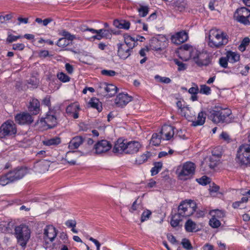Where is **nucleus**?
<instances>
[{
  "instance_id": "19",
  "label": "nucleus",
  "mask_w": 250,
  "mask_h": 250,
  "mask_svg": "<svg viewBox=\"0 0 250 250\" xmlns=\"http://www.w3.org/2000/svg\"><path fill=\"white\" fill-rule=\"evenodd\" d=\"M142 145L136 141L127 142L126 147V154H133L136 153L141 148Z\"/></svg>"
},
{
  "instance_id": "62",
  "label": "nucleus",
  "mask_w": 250,
  "mask_h": 250,
  "mask_svg": "<svg viewBox=\"0 0 250 250\" xmlns=\"http://www.w3.org/2000/svg\"><path fill=\"white\" fill-rule=\"evenodd\" d=\"M219 189V187L213 183L212 186H210L209 191L211 193L212 192H216L218 191Z\"/></svg>"
},
{
  "instance_id": "2",
  "label": "nucleus",
  "mask_w": 250,
  "mask_h": 250,
  "mask_svg": "<svg viewBox=\"0 0 250 250\" xmlns=\"http://www.w3.org/2000/svg\"><path fill=\"white\" fill-rule=\"evenodd\" d=\"M208 45L211 47L219 48L228 42V36L226 33L220 30L212 29L208 35Z\"/></svg>"
},
{
  "instance_id": "34",
  "label": "nucleus",
  "mask_w": 250,
  "mask_h": 250,
  "mask_svg": "<svg viewBox=\"0 0 250 250\" xmlns=\"http://www.w3.org/2000/svg\"><path fill=\"white\" fill-rule=\"evenodd\" d=\"M182 217L179 215L178 213L175 214L172 217L170 224L172 227L179 226L180 222L182 221Z\"/></svg>"
},
{
  "instance_id": "45",
  "label": "nucleus",
  "mask_w": 250,
  "mask_h": 250,
  "mask_svg": "<svg viewBox=\"0 0 250 250\" xmlns=\"http://www.w3.org/2000/svg\"><path fill=\"white\" fill-rule=\"evenodd\" d=\"M155 79L161 83H169L171 82V80L168 77H161L158 75L155 76Z\"/></svg>"
},
{
  "instance_id": "51",
  "label": "nucleus",
  "mask_w": 250,
  "mask_h": 250,
  "mask_svg": "<svg viewBox=\"0 0 250 250\" xmlns=\"http://www.w3.org/2000/svg\"><path fill=\"white\" fill-rule=\"evenodd\" d=\"M59 47H65L69 44V42L66 41V39L63 38H60L57 42L56 44Z\"/></svg>"
},
{
  "instance_id": "20",
  "label": "nucleus",
  "mask_w": 250,
  "mask_h": 250,
  "mask_svg": "<svg viewBox=\"0 0 250 250\" xmlns=\"http://www.w3.org/2000/svg\"><path fill=\"white\" fill-rule=\"evenodd\" d=\"M127 141L119 139L115 143L113 148L114 153H126V147L127 145Z\"/></svg>"
},
{
  "instance_id": "58",
  "label": "nucleus",
  "mask_w": 250,
  "mask_h": 250,
  "mask_svg": "<svg viewBox=\"0 0 250 250\" xmlns=\"http://www.w3.org/2000/svg\"><path fill=\"white\" fill-rule=\"evenodd\" d=\"M25 46L23 43H15L13 44V49L14 50H22L24 49Z\"/></svg>"
},
{
  "instance_id": "35",
  "label": "nucleus",
  "mask_w": 250,
  "mask_h": 250,
  "mask_svg": "<svg viewBox=\"0 0 250 250\" xmlns=\"http://www.w3.org/2000/svg\"><path fill=\"white\" fill-rule=\"evenodd\" d=\"M162 138L161 135L157 133H154L150 140V143L153 146H158L161 143V140Z\"/></svg>"
},
{
  "instance_id": "32",
  "label": "nucleus",
  "mask_w": 250,
  "mask_h": 250,
  "mask_svg": "<svg viewBox=\"0 0 250 250\" xmlns=\"http://www.w3.org/2000/svg\"><path fill=\"white\" fill-rule=\"evenodd\" d=\"M185 229L187 232H193L197 230L196 224L191 219H188L185 225Z\"/></svg>"
},
{
  "instance_id": "55",
  "label": "nucleus",
  "mask_w": 250,
  "mask_h": 250,
  "mask_svg": "<svg viewBox=\"0 0 250 250\" xmlns=\"http://www.w3.org/2000/svg\"><path fill=\"white\" fill-rule=\"evenodd\" d=\"M194 86L190 88L188 90V92L191 94H197L199 92V89L197 84L193 83Z\"/></svg>"
},
{
  "instance_id": "16",
  "label": "nucleus",
  "mask_w": 250,
  "mask_h": 250,
  "mask_svg": "<svg viewBox=\"0 0 250 250\" xmlns=\"http://www.w3.org/2000/svg\"><path fill=\"white\" fill-rule=\"evenodd\" d=\"M118 55L122 59H125L130 55L132 50L129 48L126 44L124 43H118Z\"/></svg>"
},
{
  "instance_id": "48",
  "label": "nucleus",
  "mask_w": 250,
  "mask_h": 250,
  "mask_svg": "<svg viewBox=\"0 0 250 250\" xmlns=\"http://www.w3.org/2000/svg\"><path fill=\"white\" fill-rule=\"evenodd\" d=\"M151 215V212L150 210L147 209L145 210L142 214L141 222H143L148 219Z\"/></svg>"
},
{
  "instance_id": "37",
  "label": "nucleus",
  "mask_w": 250,
  "mask_h": 250,
  "mask_svg": "<svg viewBox=\"0 0 250 250\" xmlns=\"http://www.w3.org/2000/svg\"><path fill=\"white\" fill-rule=\"evenodd\" d=\"M9 176H10V175L8 172L4 175L2 176L0 178V185L3 186L11 182H13L12 178H9Z\"/></svg>"
},
{
  "instance_id": "24",
  "label": "nucleus",
  "mask_w": 250,
  "mask_h": 250,
  "mask_svg": "<svg viewBox=\"0 0 250 250\" xmlns=\"http://www.w3.org/2000/svg\"><path fill=\"white\" fill-rule=\"evenodd\" d=\"M84 140L81 136L73 137L69 143L68 148L70 150L78 148L83 142Z\"/></svg>"
},
{
  "instance_id": "63",
  "label": "nucleus",
  "mask_w": 250,
  "mask_h": 250,
  "mask_svg": "<svg viewBox=\"0 0 250 250\" xmlns=\"http://www.w3.org/2000/svg\"><path fill=\"white\" fill-rule=\"evenodd\" d=\"M65 69L69 74H72L73 72V66L68 63L65 64Z\"/></svg>"
},
{
  "instance_id": "27",
  "label": "nucleus",
  "mask_w": 250,
  "mask_h": 250,
  "mask_svg": "<svg viewBox=\"0 0 250 250\" xmlns=\"http://www.w3.org/2000/svg\"><path fill=\"white\" fill-rule=\"evenodd\" d=\"M152 156V154L149 151H146L145 153L139 156L135 160L136 164L141 165L146 162L148 159Z\"/></svg>"
},
{
  "instance_id": "29",
  "label": "nucleus",
  "mask_w": 250,
  "mask_h": 250,
  "mask_svg": "<svg viewBox=\"0 0 250 250\" xmlns=\"http://www.w3.org/2000/svg\"><path fill=\"white\" fill-rule=\"evenodd\" d=\"M43 144L46 146H57L61 144V139L59 137H55L50 139H46L42 142Z\"/></svg>"
},
{
  "instance_id": "52",
  "label": "nucleus",
  "mask_w": 250,
  "mask_h": 250,
  "mask_svg": "<svg viewBox=\"0 0 250 250\" xmlns=\"http://www.w3.org/2000/svg\"><path fill=\"white\" fill-rule=\"evenodd\" d=\"M183 247L187 250H190L192 249V246L190 243L189 241L187 239H183L181 243Z\"/></svg>"
},
{
  "instance_id": "47",
  "label": "nucleus",
  "mask_w": 250,
  "mask_h": 250,
  "mask_svg": "<svg viewBox=\"0 0 250 250\" xmlns=\"http://www.w3.org/2000/svg\"><path fill=\"white\" fill-rule=\"evenodd\" d=\"M174 62L178 66V71L185 70L187 68V65L185 63L179 61L178 59H174Z\"/></svg>"
},
{
  "instance_id": "21",
  "label": "nucleus",
  "mask_w": 250,
  "mask_h": 250,
  "mask_svg": "<svg viewBox=\"0 0 250 250\" xmlns=\"http://www.w3.org/2000/svg\"><path fill=\"white\" fill-rule=\"evenodd\" d=\"M174 128L171 125H165L162 127L159 133L161 136L164 135L165 136V138H163L164 139L169 140L174 135Z\"/></svg>"
},
{
  "instance_id": "4",
  "label": "nucleus",
  "mask_w": 250,
  "mask_h": 250,
  "mask_svg": "<svg viewBox=\"0 0 250 250\" xmlns=\"http://www.w3.org/2000/svg\"><path fill=\"white\" fill-rule=\"evenodd\" d=\"M248 139L249 144L240 146L237 150V161L242 165H250V134Z\"/></svg>"
},
{
  "instance_id": "1",
  "label": "nucleus",
  "mask_w": 250,
  "mask_h": 250,
  "mask_svg": "<svg viewBox=\"0 0 250 250\" xmlns=\"http://www.w3.org/2000/svg\"><path fill=\"white\" fill-rule=\"evenodd\" d=\"M208 117L215 124L225 123L228 124L232 123L234 119L232 116L230 109L217 107L209 112Z\"/></svg>"
},
{
  "instance_id": "40",
  "label": "nucleus",
  "mask_w": 250,
  "mask_h": 250,
  "mask_svg": "<svg viewBox=\"0 0 250 250\" xmlns=\"http://www.w3.org/2000/svg\"><path fill=\"white\" fill-rule=\"evenodd\" d=\"M138 11L140 17H145L148 13V7L147 6L141 5Z\"/></svg>"
},
{
  "instance_id": "57",
  "label": "nucleus",
  "mask_w": 250,
  "mask_h": 250,
  "mask_svg": "<svg viewBox=\"0 0 250 250\" xmlns=\"http://www.w3.org/2000/svg\"><path fill=\"white\" fill-rule=\"evenodd\" d=\"M75 38H74V40H78L80 41H82L83 39H86L87 40H89L90 38L89 36L87 34V33H83V35L82 36H80L78 35H75Z\"/></svg>"
},
{
  "instance_id": "25",
  "label": "nucleus",
  "mask_w": 250,
  "mask_h": 250,
  "mask_svg": "<svg viewBox=\"0 0 250 250\" xmlns=\"http://www.w3.org/2000/svg\"><path fill=\"white\" fill-rule=\"evenodd\" d=\"M105 90L106 96H113L117 92V87L112 84L103 83V87Z\"/></svg>"
},
{
  "instance_id": "43",
  "label": "nucleus",
  "mask_w": 250,
  "mask_h": 250,
  "mask_svg": "<svg viewBox=\"0 0 250 250\" xmlns=\"http://www.w3.org/2000/svg\"><path fill=\"white\" fill-rule=\"evenodd\" d=\"M209 225L213 228H217L221 225V223L215 216L212 217L209 222Z\"/></svg>"
},
{
  "instance_id": "11",
  "label": "nucleus",
  "mask_w": 250,
  "mask_h": 250,
  "mask_svg": "<svg viewBox=\"0 0 250 250\" xmlns=\"http://www.w3.org/2000/svg\"><path fill=\"white\" fill-rule=\"evenodd\" d=\"M195 169V164L192 162L185 163L181 167L177 170L179 176H186L192 175L194 174Z\"/></svg>"
},
{
  "instance_id": "46",
  "label": "nucleus",
  "mask_w": 250,
  "mask_h": 250,
  "mask_svg": "<svg viewBox=\"0 0 250 250\" xmlns=\"http://www.w3.org/2000/svg\"><path fill=\"white\" fill-rule=\"evenodd\" d=\"M211 89L209 86H207L206 85H201L200 86V89L199 90V92L200 93L209 95L210 93Z\"/></svg>"
},
{
  "instance_id": "64",
  "label": "nucleus",
  "mask_w": 250,
  "mask_h": 250,
  "mask_svg": "<svg viewBox=\"0 0 250 250\" xmlns=\"http://www.w3.org/2000/svg\"><path fill=\"white\" fill-rule=\"evenodd\" d=\"M167 238L168 240L173 244L177 242L175 237L171 234H168L167 235Z\"/></svg>"
},
{
  "instance_id": "42",
  "label": "nucleus",
  "mask_w": 250,
  "mask_h": 250,
  "mask_svg": "<svg viewBox=\"0 0 250 250\" xmlns=\"http://www.w3.org/2000/svg\"><path fill=\"white\" fill-rule=\"evenodd\" d=\"M90 32H91L92 34H95V35H93L92 36H89L90 39L92 38L94 39H96L98 40H100L104 38L101 33H98L99 30H95L94 29H91L90 30Z\"/></svg>"
},
{
  "instance_id": "5",
  "label": "nucleus",
  "mask_w": 250,
  "mask_h": 250,
  "mask_svg": "<svg viewBox=\"0 0 250 250\" xmlns=\"http://www.w3.org/2000/svg\"><path fill=\"white\" fill-rule=\"evenodd\" d=\"M15 235L18 243L22 247H25L30 237V230L28 227L21 225L16 227Z\"/></svg>"
},
{
  "instance_id": "50",
  "label": "nucleus",
  "mask_w": 250,
  "mask_h": 250,
  "mask_svg": "<svg viewBox=\"0 0 250 250\" xmlns=\"http://www.w3.org/2000/svg\"><path fill=\"white\" fill-rule=\"evenodd\" d=\"M101 74L103 75L109 76V77H113L115 76L117 73L114 70H103L101 71Z\"/></svg>"
},
{
  "instance_id": "33",
  "label": "nucleus",
  "mask_w": 250,
  "mask_h": 250,
  "mask_svg": "<svg viewBox=\"0 0 250 250\" xmlns=\"http://www.w3.org/2000/svg\"><path fill=\"white\" fill-rule=\"evenodd\" d=\"M227 57L229 59V62L231 63L237 62L240 59L239 54L231 51L227 53Z\"/></svg>"
},
{
  "instance_id": "12",
  "label": "nucleus",
  "mask_w": 250,
  "mask_h": 250,
  "mask_svg": "<svg viewBox=\"0 0 250 250\" xmlns=\"http://www.w3.org/2000/svg\"><path fill=\"white\" fill-rule=\"evenodd\" d=\"M57 124V118L51 112H48L44 118H42L40 121L37 122L36 124L43 126L46 125L48 128H52L54 127Z\"/></svg>"
},
{
  "instance_id": "6",
  "label": "nucleus",
  "mask_w": 250,
  "mask_h": 250,
  "mask_svg": "<svg viewBox=\"0 0 250 250\" xmlns=\"http://www.w3.org/2000/svg\"><path fill=\"white\" fill-rule=\"evenodd\" d=\"M196 208V205L194 202L189 200L183 201L178 207L179 215L182 217H188L193 214Z\"/></svg>"
},
{
  "instance_id": "41",
  "label": "nucleus",
  "mask_w": 250,
  "mask_h": 250,
  "mask_svg": "<svg viewBox=\"0 0 250 250\" xmlns=\"http://www.w3.org/2000/svg\"><path fill=\"white\" fill-rule=\"evenodd\" d=\"M61 35L64 37L63 38L66 39V41L68 40L72 42L74 40V38H75V35H72L69 32L65 30L62 31Z\"/></svg>"
},
{
  "instance_id": "15",
  "label": "nucleus",
  "mask_w": 250,
  "mask_h": 250,
  "mask_svg": "<svg viewBox=\"0 0 250 250\" xmlns=\"http://www.w3.org/2000/svg\"><path fill=\"white\" fill-rule=\"evenodd\" d=\"M132 97L125 93L119 94L115 99V103L118 107H123L131 101Z\"/></svg>"
},
{
  "instance_id": "3",
  "label": "nucleus",
  "mask_w": 250,
  "mask_h": 250,
  "mask_svg": "<svg viewBox=\"0 0 250 250\" xmlns=\"http://www.w3.org/2000/svg\"><path fill=\"white\" fill-rule=\"evenodd\" d=\"M190 57L199 67L208 66L212 64L213 56L211 53L206 51H196L195 54L192 53Z\"/></svg>"
},
{
  "instance_id": "17",
  "label": "nucleus",
  "mask_w": 250,
  "mask_h": 250,
  "mask_svg": "<svg viewBox=\"0 0 250 250\" xmlns=\"http://www.w3.org/2000/svg\"><path fill=\"white\" fill-rule=\"evenodd\" d=\"M16 122L20 125L30 124L33 121L32 117L28 113H22L15 116Z\"/></svg>"
},
{
  "instance_id": "59",
  "label": "nucleus",
  "mask_w": 250,
  "mask_h": 250,
  "mask_svg": "<svg viewBox=\"0 0 250 250\" xmlns=\"http://www.w3.org/2000/svg\"><path fill=\"white\" fill-rule=\"evenodd\" d=\"M174 151L172 149H169L168 152L166 151H161L159 152L158 154V157L159 158H162L163 157H165L168 154L171 155L173 154Z\"/></svg>"
},
{
  "instance_id": "28",
  "label": "nucleus",
  "mask_w": 250,
  "mask_h": 250,
  "mask_svg": "<svg viewBox=\"0 0 250 250\" xmlns=\"http://www.w3.org/2000/svg\"><path fill=\"white\" fill-rule=\"evenodd\" d=\"M113 24L115 27L120 29H128L130 27V22L125 20H115Z\"/></svg>"
},
{
  "instance_id": "18",
  "label": "nucleus",
  "mask_w": 250,
  "mask_h": 250,
  "mask_svg": "<svg viewBox=\"0 0 250 250\" xmlns=\"http://www.w3.org/2000/svg\"><path fill=\"white\" fill-rule=\"evenodd\" d=\"M188 35L187 32L182 31L176 33L171 37V42L176 44H180L187 41Z\"/></svg>"
},
{
  "instance_id": "26",
  "label": "nucleus",
  "mask_w": 250,
  "mask_h": 250,
  "mask_svg": "<svg viewBox=\"0 0 250 250\" xmlns=\"http://www.w3.org/2000/svg\"><path fill=\"white\" fill-rule=\"evenodd\" d=\"M206 114L203 111L198 113L197 119L196 120L192 121L191 125L193 126H197L198 125H203L206 120Z\"/></svg>"
},
{
  "instance_id": "22",
  "label": "nucleus",
  "mask_w": 250,
  "mask_h": 250,
  "mask_svg": "<svg viewBox=\"0 0 250 250\" xmlns=\"http://www.w3.org/2000/svg\"><path fill=\"white\" fill-rule=\"evenodd\" d=\"M49 167V162L44 160L37 162L35 166L36 171L40 173H43L47 171Z\"/></svg>"
},
{
  "instance_id": "56",
  "label": "nucleus",
  "mask_w": 250,
  "mask_h": 250,
  "mask_svg": "<svg viewBox=\"0 0 250 250\" xmlns=\"http://www.w3.org/2000/svg\"><path fill=\"white\" fill-rule=\"evenodd\" d=\"M21 36H14L12 35H9L6 39L7 42H13L17 41L18 39L21 38Z\"/></svg>"
},
{
  "instance_id": "30",
  "label": "nucleus",
  "mask_w": 250,
  "mask_h": 250,
  "mask_svg": "<svg viewBox=\"0 0 250 250\" xmlns=\"http://www.w3.org/2000/svg\"><path fill=\"white\" fill-rule=\"evenodd\" d=\"M88 104L90 107L96 109L98 112H101L102 110V104L97 98H93L91 99Z\"/></svg>"
},
{
  "instance_id": "49",
  "label": "nucleus",
  "mask_w": 250,
  "mask_h": 250,
  "mask_svg": "<svg viewBox=\"0 0 250 250\" xmlns=\"http://www.w3.org/2000/svg\"><path fill=\"white\" fill-rule=\"evenodd\" d=\"M57 77L62 82H67L70 80L69 77L62 72L58 74Z\"/></svg>"
},
{
  "instance_id": "38",
  "label": "nucleus",
  "mask_w": 250,
  "mask_h": 250,
  "mask_svg": "<svg viewBox=\"0 0 250 250\" xmlns=\"http://www.w3.org/2000/svg\"><path fill=\"white\" fill-rule=\"evenodd\" d=\"M75 152H76L74 151H70L67 152L66 154L65 160L67 161V163L70 165H75L76 164V161L71 160Z\"/></svg>"
},
{
  "instance_id": "31",
  "label": "nucleus",
  "mask_w": 250,
  "mask_h": 250,
  "mask_svg": "<svg viewBox=\"0 0 250 250\" xmlns=\"http://www.w3.org/2000/svg\"><path fill=\"white\" fill-rule=\"evenodd\" d=\"M125 44L129 47L132 50L136 45L135 38H133L129 35H125L124 36Z\"/></svg>"
},
{
  "instance_id": "39",
  "label": "nucleus",
  "mask_w": 250,
  "mask_h": 250,
  "mask_svg": "<svg viewBox=\"0 0 250 250\" xmlns=\"http://www.w3.org/2000/svg\"><path fill=\"white\" fill-rule=\"evenodd\" d=\"M250 42V40L249 38L246 37L241 42L240 44L239 45L238 48L239 50L242 52H243L245 50L246 46H248Z\"/></svg>"
},
{
  "instance_id": "61",
  "label": "nucleus",
  "mask_w": 250,
  "mask_h": 250,
  "mask_svg": "<svg viewBox=\"0 0 250 250\" xmlns=\"http://www.w3.org/2000/svg\"><path fill=\"white\" fill-rule=\"evenodd\" d=\"M78 106L77 104H71L69 105H68L66 109V112H71L73 109H76V108H78Z\"/></svg>"
},
{
  "instance_id": "36",
  "label": "nucleus",
  "mask_w": 250,
  "mask_h": 250,
  "mask_svg": "<svg viewBox=\"0 0 250 250\" xmlns=\"http://www.w3.org/2000/svg\"><path fill=\"white\" fill-rule=\"evenodd\" d=\"M163 167L162 162H155L154 167L151 169V175H156L161 170Z\"/></svg>"
},
{
  "instance_id": "14",
  "label": "nucleus",
  "mask_w": 250,
  "mask_h": 250,
  "mask_svg": "<svg viewBox=\"0 0 250 250\" xmlns=\"http://www.w3.org/2000/svg\"><path fill=\"white\" fill-rule=\"evenodd\" d=\"M219 161L217 160V157L209 156L206 158L202 163L201 167L206 170H208V168L212 169L217 166Z\"/></svg>"
},
{
  "instance_id": "9",
  "label": "nucleus",
  "mask_w": 250,
  "mask_h": 250,
  "mask_svg": "<svg viewBox=\"0 0 250 250\" xmlns=\"http://www.w3.org/2000/svg\"><path fill=\"white\" fill-rule=\"evenodd\" d=\"M16 132V125L12 121H6L0 127V138L14 135Z\"/></svg>"
},
{
  "instance_id": "7",
  "label": "nucleus",
  "mask_w": 250,
  "mask_h": 250,
  "mask_svg": "<svg viewBox=\"0 0 250 250\" xmlns=\"http://www.w3.org/2000/svg\"><path fill=\"white\" fill-rule=\"evenodd\" d=\"M57 230L52 225H47L43 229V239L44 241L43 247L47 249L49 245L51 244L56 237Z\"/></svg>"
},
{
  "instance_id": "60",
  "label": "nucleus",
  "mask_w": 250,
  "mask_h": 250,
  "mask_svg": "<svg viewBox=\"0 0 250 250\" xmlns=\"http://www.w3.org/2000/svg\"><path fill=\"white\" fill-rule=\"evenodd\" d=\"M65 225L69 228H74L76 225L75 220H69L65 222Z\"/></svg>"
},
{
  "instance_id": "13",
  "label": "nucleus",
  "mask_w": 250,
  "mask_h": 250,
  "mask_svg": "<svg viewBox=\"0 0 250 250\" xmlns=\"http://www.w3.org/2000/svg\"><path fill=\"white\" fill-rule=\"evenodd\" d=\"M27 172V170L26 167H17L8 172L10 175L9 177L12 178L13 182H14L22 178Z\"/></svg>"
},
{
  "instance_id": "53",
  "label": "nucleus",
  "mask_w": 250,
  "mask_h": 250,
  "mask_svg": "<svg viewBox=\"0 0 250 250\" xmlns=\"http://www.w3.org/2000/svg\"><path fill=\"white\" fill-rule=\"evenodd\" d=\"M228 61H229V60L227 57L226 58L221 57L219 59V64L222 67L224 68H227L228 66Z\"/></svg>"
},
{
  "instance_id": "54",
  "label": "nucleus",
  "mask_w": 250,
  "mask_h": 250,
  "mask_svg": "<svg viewBox=\"0 0 250 250\" xmlns=\"http://www.w3.org/2000/svg\"><path fill=\"white\" fill-rule=\"evenodd\" d=\"M198 183L202 185H206L210 182V179L207 176H203L202 178L197 179Z\"/></svg>"
},
{
  "instance_id": "10",
  "label": "nucleus",
  "mask_w": 250,
  "mask_h": 250,
  "mask_svg": "<svg viewBox=\"0 0 250 250\" xmlns=\"http://www.w3.org/2000/svg\"><path fill=\"white\" fill-rule=\"evenodd\" d=\"M112 147L110 142L106 140L98 141L94 145L93 150L94 153L98 155L103 154L108 151Z\"/></svg>"
},
{
  "instance_id": "8",
  "label": "nucleus",
  "mask_w": 250,
  "mask_h": 250,
  "mask_svg": "<svg viewBox=\"0 0 250 250\" xmlns=\"http://www.w3.org/2000/svg\"><path fill=\"white\" fill-rule=\"evenodd\" d=\"M234 19L244 24H250V11L246 7H241L236 10L234 14Z\"/></svg>"
},
{
  "instance_id": "44",
  "label": "nucleus",
  "mask_w": 250,
  "mask_h": 250,
  "mask_svg": "<svg viewBox=\"0 0 250 250\" xmlns=\"http://www.w3.org/2000/svg\"><path fill=\"white\" fill-rule=\"evenodd\" d=\"M98 33H101L104 38L109 39L111 37V31L108 29H101L99 30Z\"/></svg>"
},
{
  "instance_id": "23",
  "label": "nucleus",
  "mask_w": 250,
  "mask_h": 250,
  "mask_svg": "<svg viewBox=\"0 0 250 250\" xmlns=\"http://www.w3.org/2000/svg\"><path fill=\"white\" fill-rule=\"evenodd\" d=\"M40 102L37 99H32L28 106L29 111L33 115L38 114L40 110Z\"/></svg>"
}]
</instances>
